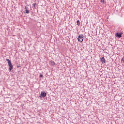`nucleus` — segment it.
I'll use <instances>...</instances> for the list:
<instances>
[{
	"label": "nucleus",
	"mask_w": 124,
	"mask_h": 124,
	"mask_svg": "<svg viewBox=\"0 0 124 124\" xmlns=\"http://www.w3.org/2000/svg\"><path fill=\"white\" fill-rule=\"evenodd\" d=\"M6 61L8 62L9 71L11 72L12 69H13V65H12V63H11V61L9 60V59H6Z\"/></svg>",
	"instance_id": "nucleus-1"
},
{
	"label": "nucleus",
	"mask_w": 124,
	"mask_h": 124,
	"mask_svg": "<svg viewBox=\"0 0 124 124\" xmlns=\"http://www.w3.org/2000/svg\"><path fill=\"white\" fill-rule=\"evenodd\" d=\"M78 40L79 42H83V41L84 40V35L83 34L79 35L78 38Z\"/></svg>",
	"instance_id": "nucleus-2"
},
{
	"label": "nucleus",
	"mask_w": 124,
	"mask_h": 124,
	"mask_svg": "<svg viewBox=\"0 0 124 124\" xmlns=\"http://www.w3.org/2000/svg\"><path fill=\"white\" fill-rule=\"evenodd\" d=\"M46 95L47 93H45V92L42 91L40 95V97H41V98H42V97L43 98H44V97H45V96H46Z\"/></svg>",
	"instance_id": "nucleus-3"
},
{
	"label": "nucleus",
	"mask_w": 124,
	"mask_h": 124,
	"mask_svg": "<svg viewBox=\"0 0 124 124\" xmlns=\"http://www.w3.org/2000/svg\"><path fill=\"white\" fill-rule=\"evenodd\" d=\"M122 34H123L122 33H116V36L119 38H121V37H122Z\"/></svg>",
	"instance_id": "nucleus-4"
},
{
	"label": "nucleus",
	"mask_w": 124,
	"mask_h": 124,
	"mask_svg": "<svg viewBox=\"0 0 124 124\" xmlns=\"http://www.w3.org/2000/svg\"><path fill=\"white\" fill-rule=\"evenodd\" d=\"M100 61H101V62H102V63H105V62H106L105 59L104 58V57H102L100 59Z\"/></svg>",
	"instance_id": "nucleus-5"
},
{
	"label": "nucleus",
	"mask_w": 124,
	"mask_h": 124,
	"mask_svg": "<svg viewBox=\"0 0 124 124\" xmlns=\"http://www.w3.org/2000/svg\"><path fill=\"white\" fill-rule=\"evenodd\" d=\"M50 64H51V65H55V64H56L55 62H54L53 61H50Z\"/></svg>",
	"instance_id": "nucleus-6"
},
{
	"label": "nucleus",
	"mask_w": 124,
	"mask_h": 124,
	"mask_svg": "<svg viewBox=\"0 0 124 124\" xmlns=\"http://www.w3.org/2000/svg\"><path fill=\"white\" fill-rule=\"evenodd\" d=\"M25 9L26 10V13H27V14H29V13H30V11H29V10L27 9V7H25Z\"/></svg>",
	"instance_id": "nucleus-7"
},
{
	"label": "nucleus",
	"mask_w": 124,
	"mask_h": 124,
	"mask_svg": "<svg viewBox=\"0 0 124 124\" xmlns=\"http://www.w3.org/2000/svg\"><path fill=\"white\" fill-rule=\"evenodd\" d=\"M77 23V25H78V26H79V25H80V21L79 20H78Z\"/></svg>",
	"instance_id": "nucleus-8"
},
{
	"label": "nucleus",
	"mask_w": 124,
	"mask_h": 124,
	"mask_svg": "<svg viewBox=\"0 0 124 124\" xmlns=\"http://www.w3.org/2000/svg\"><path fill=\"white\" fill-rule=\"evenodd\" d=\"M32 7H35V3H33L32 4Z\"/></svg>",
	"instance_id": "nucleus-9"
},
{
	"label": "nucleus",
	"mask_w": 124,
	"mask_h": 124,
	"mask_svg": "<svg viewBox=\"0 0 124 124\" xmlns=\"http://www.w3.org/2000/svg\"><path fill=\"white\" fill-rule=\"evenodd\" d=\"M101 2L104 3V0H101Z\"/></svg>",
	"instance_id": "nucleus-10"
},
{
	"label": "nucleus",
	"mask_w": 124,
	"mask_h": 124,
	"mask_svg": "<svg viewBox=\"0 0 124 124\" xmlns=\"http://www.w3.org/2000/svg\"><path fill=\"white\" fill-rule=\"evenodd\" d=\"M40 77H43V75H40Z\"/></svg>",
	"instance_id": "nucleus-11"
},
{
	"label": "nucleus",
	"mask_w": 124,
	"mask_h": 124,
	"mask_svg": "<svg viewBox=\"0 0 124 124\" xmlns=\"http://www.w3.org/2000/svg\"><path fill=\"white\" fill-rule=\"evenodd\" d=\"M123 61L124 62V60H123Z\"/></svg>",
	"instance_id": "nucleus-12"
}]
</instances>
